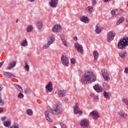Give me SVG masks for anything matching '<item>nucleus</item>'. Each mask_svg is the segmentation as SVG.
Masks as SVG:
<instances>
[{"label":"nucleus","instance_id":"nucleus-1","mask_svg":"<svg viewBox=\"0 0 128 128\" xmlns=\"http://www.w3.org/2000/svg\"><path fill=\"white\" fill-rule=\"evenodd\" d=\"M96 80V74L92 72H88L87 74H84L83 78H82V84H86L88 82H95Z\"/></svg>","mask_w":128,"mask_h":128},{"label":"nucleus","instance_id":"nucleus-2","mask_svg":"<svg viewBox=\"0 0 128 128\" xmlns=\"http://www.w3.org/2000/svg\"><path fill=\"white\" fill-rule=\"evenodd\" d=\"M128 46V38L124 37L120 39L118 42V48L120 50H126V47Z\"/></svg>","mask_w":128,"mask_h":128},{"label":"nucleus","instance_id":"nucleus-3","mask_svg":"<svg viewBox=\"0 0 128 128\" xmlns=\"http://www.w3.org/2000/svg\"><path fill=\"white\" fill-rule=\"evenodd\" d=\"M62 106L61 104H56L52 109H51V113L54 114H58L62 112Z\"/></svg>","mask_w":128,"mask_h":128},{"label":"nucleus","instance_id":"nucleus-4","mask_svg":"<svg viewBox=\"0 0 128 128\" xmlns=\"http://www.w3.org/2000/svg\"><path fill=\"white\" fill-rule=\"evenodd\" d=\"M80 126L83 128H88V126H90V121L87 118L82 119L80 122Z\"/></svg>","mask_w":128,"mask_h":128},{"label":"nucleus","instance_id":"nucleus-5","mask_svg":"<svg viewBox=\"0 0 128 128\" xmlns=\"http://www.w3.org/2000/svg\"><path fill=\"white\" fill-rule=\"evenodd\" d=\"M75 50H77L78 52H80V54H84V47L79 43L74 44Z\"/></svg>","mask_w":128,"mask_h":128},{"label":"nucleus","instance_id":"nucleus-6","mask_svg":"<svg viewBox=\"0 0 128 128\" xmlns=\"http://www.w3.org/2000/svg\"><path fill=\"white\" fill-rule=\"evenodd\" d=\"M114 36H116V33L112 31L110 32L107 35V42H110L112 40H114Z\"/></svg>","mask_w":128,"mask_h":128},{"label":"nucleus","instance_id":"nucleus-7","mask_svg":"<svg viewBox=\"0 0 128 128\" xmlns=\"http://www.w3.org/2000/svg\"><path fill=\"white\" fill-rule=\"evenodd\" d=\"M61 62L64 66H68V58L64 55H62L61 56Z\"/></svg>","mask_w":128,"mask_h":128},{"label":"nucleus","instance_id":"nucleus-8","mask_svg":"<svg viewBox=\"0 0 128 128\" xmlns=\"http://www.w3.org/2000/svg\"><path fill=\"white\" fill-rule=\"evenodd\" d=\"M90 116L94 120H96L100 118V113L96 111H92L90 113Z\"/></svg>","mask_w":128,"mask_h":128},{"label":"nucleus","instance_id":"nucleus-9","mask_svg":"<svg viewBox=\"0 0 128 128\" xmlns=\"http://www.w3.org/2000/svg\"><path fill=\"white\" fill-rule=\"evenodd\" d=\"M101 72L105 82H108L110 80V76L108 72L104 69L102 70Z\"/></svg>","mask_w":128,"mask_h":128},{"label":"nucleus","instance_id":"nucleus-10","mask_svg":"<svg viewBox=\"0 0 128 128\" xmlns=\"http://www.w3.org/2000/svg\"><path fill=\"white\" fill-rule=\"evenodd\" d=\"M45 88L46 89V92H52V82H50L46 86Z\"/></svg>","mask_w":128,"mask_h":128},{"label":"nucleus","instance_id":"nucleus-11","mask_svg":"<svg viewBox=\"0 0 128 128\" xmlns=\"http://www.w3.org/2000/svg\"><path fill=\"white\" fill-rule=\"evenodd\" d=\"M16 64L17 62L16 60H13L10 62L8 66L6 68V70H12V68L16 66Z\"/></svg>","mask_w":128,"mask_h":128},{"label":"nucleus","instance_id":"nucleus-12","mask_svg":"<svg viewBox=\"0 0 128 128\" xmlns=\"http://www.w3.org/2000/svg\"><path fill=\"white\" fill-rule=\"evenodd\" d=\"M62 30V28L60 25L56 24L52 28V32H60Z\"/></svg>","mask_w":128,"mask_h":128},{"label":"nucleus","instance_id":"nucleus-13","mask_svg":"<svg viewBox=\"0 0 128 128\" xmlns=\"http://www.w3.org/2000/svg\"><path fill=\"white\" fill-rule=\"evenodd\" d=\"M74 112L75 114H82V111L80 110L78 104H76V106H74Z\"/></svg>","mask_w":128,"mask_h":128},{"label":"nucleus","instance_id":"nucleus-14","mask_svg":"<svg viewBox=\"0 0 128 128\" xmlns=\"http://www.w3.org/2000/svg\"><path fill=\"white\" fill-rule=\"evenodd\" d=\"M58 0H50L49 4L51 8H56L58 6Z\"/></svg>","mask_w":128,"mask_h":128},{"label":"nucleus","instance_id":"nucleus-15","mask_svg":"<svg viewBox=\"0 0 128 128\" xmlns=\"http://www.w3.org/2000/svg\"><path fill=\"white\" fill-rule=\"evenodd\" d=\"M79 18L81 22H84V24H88L90 20H88V18L86 16H80Z\"/></svg>","mask_w":128,"mask_h":128},{"label":"nucleus","instance_id":"nucleus-16","mask_svg":"<svg viewBox=\"0 0 128 128\" xmlns=\"http://www.w3.org/2000/svg\"><path fill=\"white\" fill-rule=\"evenodd\" d=\"M66 95V92L65 90H58V98H63Z\"/></svg>","mask_w":128,"mask_h":128},{"label":"nucleus","instance_id":"nucleus-17","mask_svg":"<svg viewBox=\"0 0 128 128\" xmlns=\"http://www.w3.org/2000/svg\"><path fill=\"white\" fill-rule=\"evenodd\" d=\"M93 88L96 92H102V88L98 84H95Z\"/></svg>","mask_w":128,"mask_h":128},{"label":"nucleus","instance_id":"nucleus-18","mask_svg":"<svg viewBox=\"0 0 128 128\" xmlns=\"http://www.w3.org/2000/svg\"><path fill=\"white\" fill-rule=\"evenodd\" d=\"M48 44H54V40H56V39L54 38V36L51 35L48 38Z\"/></svg>","mask_w":128,"mask_h":128},{"label":"nucleus","instance_id":"nucleus-19","mask_svg":"<svg viewBox=\"0 0 128 128\" xmlns=\"http://www.w3.org/2000/svg\"><path fill=\"white\" fill-rule=\"evenodd\" d=\"M118 114L120 116L121 118H126L128 116V114H126L124 112L122 111H118Z\"/></svg>","mask_w":128,"mask_h":128},{"label":"nucleus","instance_id":"nucleus-20","mask_svg":"<svg viewBox=\"0 0 128 128\" xmlns=\"http://www.w3.org/2000/svg\"><path fill=\"white\" fill-rule=\"evenodd\" d=\"M4 76H6V78H14V75L10 72H4Z\"/></svg>","mask_w":128,"mask_h":128},{"label":"nucleus","instance_id":"nucleus-21","mask_svg":"<svg viewBox=\"0 0 128 128\" xmlns=\"http://www.w3.org/2000/svg\"><path fill=\"white\" fill-rule=\"evenodd\" d=\"M95 32L97 34H98L102 32V26L100 25V24H98L96 26Z\"/></svg>","mask_w":128,"mask_h":128},{"label":"nucleus","instance_id":"nucleus-22","mask_svg":"<svg viewBox=\"0 0 128 128\" xmlns=\"http://www.w3.org/2000/svg\"><path fill=\"white\" fill-rule=\"evenodd\" d=\"M119 56L121 58H122V60H124L126 58V50H124V51H121L119 53Z\"/></svg>","mask_w":128,"mask_h":128},{"label":"nucleus","instance_id":"nucleus-23","mask_svg":"<svg viewBox=\"0 0 128 128\" xmlns=\"http://www.w3.org/2000/svg\"><path fill=\"white\" fill-rule=\"evenodd\" d=\"M45 116L48 122H52V120L50 117V112L48 111L45 112Z\"/></svg>","mask_w":128,"mask_h":128},{"label":"nucleus","instance_id":"nucleus-24","mask_svg":"<svg viewBox=\"0 0 128 128\" xmlns=\"http://www.w3.org/2000/svg\"><path fill=\"white\" fill-rule=\"evenodd\" d=\"M103 94L104 98H105L106 100H110V96H112V94H110V92H106V91H104Z\"/></svg>","mask_w":128,"mask_h":128},{"label":"nucleus","instance_id":"nucleus-25","mask_svg":"<svg viewBox=\"0 0 128 128\" xmlns=\"http://www.w3.org/2000/svg\"><path fill=\"white\" fill-rule=\"evenodd\" d=\"M93 56H94V62H96L98 58V52L96 50L94 51Z\"/></svg>","mask_w":128,"mask_h":128},{"label":"nucleus","instance_id":"nucleus-26","mask_svg":"<svg viewBox=\"0 0 128 128\" xmlns=\"http://www.w3.org/2000/svg\"><path fill=\"white\" fill-rule=\"evenodd\" d=\"M36 26H37L38 30H42V22L38 21L36 22Z\"/></svg>","mask_w":128,"mask_h":128},{"label":"nucleus","instance_id":"nucleus-27","mask_svg":"<svg viewBox=\"0 0 128 128\" xmlns=\"http://www.w3.org/2000/svg\"><path fill=\"white\" fill-rule=\"evenodd\" d=\"M12 122L10 120H6L4 122V124L6 128H8V126H10Z\"/></svg>","mask_w":128,"mask_h":128},{"label":"nucleus","instance_id":"nucleus-28","mask_svg":"<svg viewBox=\"0 0 128 128\" xmlns=\"http://www.w3.org/2000/svg\"><path fill=\"white\" fill-rule=\"evenodd\" d=\"M124 17L122 16L118 20V21L116 22V24L118 25L120 24H122V22H124Z\"/></svg>","mask_w":128,"mask_h":128},{"label":"nucleus","instance_id":"nucleus-29","mask_svg":"<svg viewBox=\"0 0 128 128\" xmlns=\"http://www.w3.org/2000/svg\"><path fill=\"white\" fill-rule=\"evenodd\" d=\"M24 68L25 70H26V72L30 71V66L28 64V63H26V62H24Z\"/></svg>","mask_w":128,"mask_h":128},{"label":"nucleus","instance_id":"nucleus-30","mask_svg":"<svg viewBox=\"0 0 128 128\" xmlns=\"http://www.w3.org/2000/svg\"><path fill=\"white\" fill-rule=\"evenodd\" d=\"M34 28H32V26L31 25H30L28 27L26 28V32H32V31Z\"/></svg>","mask_w":128,"mask_h":128},{"label":"nucleus","instance_id":"nucleus-31","mask_svg":"<svg viewBox=\"0 0 128 128\" xmlns=\"http://www.w3.org/2000/svg\"><path fill=\"white\" fill-rule=\"evenodd\" d=\"M20 46H28V41H26V40H24L22 42L20 43Z\"/></svg>","mask_w":128,"mask_h":128},{"label":"nucleus","instance_id":"nucleus-32","mask_svg":"<svg viewBox=\"0 0 128 128\" xmlns=\"http://www.w3.org/2000/svg\"><path fill=\"white\" fill-rule=\"evenodd\" d=\"M15 87L20 92H22V86H20L16 84Z\"/></svg>","mask_w":128,"mask_h":128},{"label":"nucleus","instance_id":"nucleus-33","mask_svg":"<svg viewBox=\"0 0 128 128\" xmlns=\"http://www.w3.org/2000/svg\"><path fill=\"white\" fill-rule=\"evenodd\" d=\"M8 128H20V124L18 123H14L12 126Z\"/></svg>","mask_w":128,"mask_h":128},{"label":"nucleus","instance_id":"nucleus-34","mask_svg":"<svg viewBox=\"0 0 128 128\" xmlns=\"http://www.w3.org/2000/svg\"><path fill=\"white\" fill-rule=\"evenodd\" d=\"M86 10L89 12H94V8L92 6H89L86 8Z\"/></svg>","mask_w":128,"mask_h":128},{"label":"nucleus","instance_id":"nucleus-35","mask_svg":"<svg viewBox=\"0 0 128 128\" xmlns=\"http://www.w3.org/2000/svg\"><path fill=\"white\" fill-rule=\"evenodd\" d=\"M118 10H114L112 11H111V14L113 18L114 16H116V14Z\"/></svg>","mask_w":128,"mask_h":128},{"label":"nucleus","instance_id":"nucleus-36","mask_svg":"<svg viewBox=\"0 0 128 128\" xmlns=\"http://www.w3.org/2000/svg\"><path fill=\"white\" fill-rule=\"evenodd\" d=\"M50 44L47 42V44L43 46V50H48L50 48Z\"/></svg>","mask_w":128,"mask_h":128},{"label":"nucleus","instance_id":"nucleus-37","mask_svg":"<svg viewBox=\"0 0 128 128\" xmlns=\"http://www.w3.org/2000/svg\"><path fill=\"white\" fill-rule=\"evenodd\" d=\"M26 114L28 116H32V110L31 109H28L26 110Z\"/></svg>","mask_w":128,"mask_h":128},{"label":"nucleus","instance_id":"nucleus-38","mask_svg":"<svg viewBox=\"0 0 128 128\" xmlns=\"http://www.w3.org/2000/svg\"><path fill=\"white\" fill-rule=\"evenodd\" d=\"M61 40H62V42L63 44L65 46H68V43H66V39H64V38H61Z\"/></svg>","mask_w":128,"mask_h":128},{"label":"nucleus","instance_id":"nucleus-39","mask_svg":"<svg viewBox=\"0 0 128 128\" xmlns=\"http://www.w3.org/2000/svg\"><path fill=\"white\" fill-rule=\"evenodd\" d=\"M24 94H22V92H20L18 96V98H24Z\"/></svg>","mask_w":128,"mask_h":128},{"label":"nucleus","instance_id":"nucleus-40","mask_svg":"<svg viewBox=\"0 0 128 128\" xmlns=\"http://www.w3.org/2000/svg\"><path fill=\"white\" fill-rule=\"evenodd\" d=\"M123 102H124V104H126V106H128V100L124 98V99H123Z\"/></svg>","mask_w":128,"mask_h":128},{"label":"nucleus","instance_id":"nucleus-41","mask_svg":"<svg viewBox=\"0 0 128 128\" xmlns=\"http://www.w3.org/2000/svg\"><path fill=\"white\" fill-rule=\"evenodd\" d=\"M24 92L26 94H30V88H26L24 90Z\"/></svg>","mask_w":128,"mask_h":128},{"label":"nucleus","instance_id":"nucleus-42","mask_svg":"<svg viewBox=\"0 0 128 128\" xmlns=\"http://www.w3.org/2000/svg\"><path fill=\"white\" fill-rule=\"evenodd\" d=\"M60 126L62 128H68V127H66V124L64 123H60Z\"/></svg>","mask_w":128,"mask_h":128},{"label":"nucleus","instance_id":"nucleus-43","mask_svg":"<svg viewBox=\"0 0 128 128\" xmlns=\"http://www.w3.org/2000/svg\"><path fill=\"white\" fill-rule=\"evenodd\" d=\"M93 98L94 102H97V100H98V96H95Z\"/></svg>","mask_w":128,"mask_h":128},{"label":"nucleus","instance_id":"nucleus-44","mask_svg":"<svg viewBox=\"0 0 128 128\" xmlns=\"http://www.w3.org/2000/svg\"><path fill=\"white\" fill-rule=\"evenodd\" d=\"M70 62L71 64H76V59L74 58H72L70 60Z\"/></svg>","mask_w":128,"mask_h":128},{"label":"nucleus","instance_id":"nucleus-45","mask_svg":"<svg viewBox=\"0 0 128 128\" xmlns=\"http://www.w3.org/2000/svg\"><path fill=\"white\" fill-rule=\"evenodd\" d=\"M125 74H128V68H126L124 70Z\"/></svg>","mask_w":128,"mask_h":128},{"label":"nucleus","instance_id":"nucleus-46","mask_svg":"<svg viewBox=\"0 0 128 128\" xmlns=\"http://www.w3.org/2000/svg\"><path fill=\"white\" fill-rule=\"evenodd\" d=\"M92 4L93 6H96V0L92 1Z\"/></svg>","mask_w":128,"mask_h":128},{"label":"nucleus","instance_id":"nucleus-47","mask_svg":"<svg viewBox=\"0 0 128 128\" xmlns=\"http://www.w3.org/2000/svg\"><path fill=\"white\" fill-rule=\"evenodd\" d=\"M104 86H108V88H110V86L108 85V83L106 82H104Z\"/></svg>","mask_w":128,"mask_h":128},{"label":"nucleus","instance_id":"nucleus-48","mask_svg":"<svg viewBox=\"0 0 128 128\" xmlns=\"http://www.w3.org/2000/svg\"><path fill=\"white\" fill-rule=\"evenodd\" d=\"M64 102H68V98L66 97H64Z\"/></svg>","mask_w":128,"mask_h":128},{"label":"nucleus","instance_id":"nucleus-49","mask_svg":"<svg viewBox=\"0 0 128 128\" xmlns=\"http://www.w3.org/2000/svg\"><path fill=\"white\" fill-rule=\"evenodd\" d=\"M94 96V93H90V96L91 97V98H94V96Z\"/></svg>","mask_w":128,"mask_h":128},{"label":"nucleus","instance_id":"nucleus-50","mask_svg":"<svg viewBox=\"0 0 128 128\" xmlns=\"http://www.w3.org/2000/svg\"><path fill=\"white\" fill-rule=\"evenodd\" d=\"M6 120V116H4V117H2V121Z\"/></svg>","mask_w":128,"mask_h":128},{"label":"nucleus","instance_id":"nucleus-51","mask_svg":"<svg viewBox=\"0 0 128 128\" xmlns=\"http://www.w3.org/2000/svg\"><path fill=\"white\" fill-rule=\"evenodd\" d=\"M4 64V61H2L0 63V68H2V66Z\"/></svg>","mask_w":128,"mask_h":128},{"label":"nucleus","instance_id":"nucleus-52","mask_svg":"<svg viewBox=\"0 0 128 128\" xmlns=\"http://www.w3.org/2000/svg\"><path fill=\"white\" fill-rule=\"evenodd\" d=\"M74 40H76H76H78V37L76 36H74Z\"/></svg>","mask_w":128,"mask_h":128},{"label":"nucleus","instance_id":"nucleus-53","mask_svg":"<svg viewBox=\"0 0 128 128\" xmlns=\"http://www.w3.org/2000/svg\"><path fill=\"white\" fill-rule=\"evenodd\" d=\"M110 0H104V2H110Z\"/></svg>","mask_w":128,"mask_h":128},{"label":"nucleus","instance_id":"nucleus-54","mask_svg":"<svg viewBox=\"0 0 128 128\" xmlns=\"http://www.w3.org/2000/svg\"><path fill=\"white\" fill-rule=\"evenodd\" d=\"M118 16H120V13H116L115 16H116V18H118Z\"/></svg>","mask_w":128,"mask_h":128},{"label":"nucleus","instance_id":"nucleus-55","mask_svg":"<svg viewBox=\"0 0 128 128\" xmlns=\"http://www.w3.org/2000/svg\"><path fill=\"white\" fill-rule=\"evenodd\" d=\"M4 112V109L2 108H0V114Z\"/></svg>","mask_w":128,"mask_h":128},{"label":"nucleus","instance_id":"nucleus-56","mask_svg":"<svg viewBox=\"0 0 128 128\" xmlns=\"http://www.w3.org/2000/svg\"><path fill=\"white\" fill-rule=\"evenodd\" d=\"M29 2H35L36 0H28Z\"/></svg>","mask_w":128,"mask_h":128},{"label":"nucleus","instance_id":"nucleus-57","mask_svg":"<svg viewBox=\"0 0 128 128\" xmlns=\"http://www.w3.org/2000/svg\"><path fill=\"white\" fill-rule=\"evenodd\" d=\"M2 98H0V104H2Z\"/></svg>","mask_w":128,"mask_h":128},{"label":"nucleus","instance_id":"nucleus-58","mask_svg":"<svg viewBox=\"0 0 128 128\" xmlns=\"http://www.w3.org/2000/svg\"><path fill=\"white\" fill-rule=\"evenodd\" d=\"M2 90V86H0V90Z\"/></svg>","mask_w":128,"mask_h":128},{"label":"nucleus","instance_id":"nucleus-59","mask_svg":"<svg viewBox=\"0 0 128 128\" xmlns=\"http://www.w3.org/2000/svg\"><path fill=\"white\" fill-rule=\"evenodd\" d=\"M16 23L18 22V20H16Z\"/></svg>","mask_w":128,"mask_h":128},{"label":"nucleus","instance_id":"nucleus-60","mask_svg":"<svg viewBox=\"0 0 128 128\" xmlns=\"http://www.w3.org/2000/svg\"><path fill=\"white\" fill-rule=\"evenodd\" d=\"M126 28H128V24H126Z\"/></svg>","mask_w":128,"mask_h":128},{"label":"nucleus","instance_id":"nucleus-61","mask_svg":"<svg viewBox=\"0 0 128 128\" xmlns=\"http://www.w3.org/2000/svg\"><path fill=\"white\" fill-rule=\"evenodd\" d=\"M126 22H128V20H126Z\"/></svg>","mask_w":128,"mask_h":128},{"label":"nucleus","instance_id":"nucleus-62","mask_svg":"<svg viewBox=\"0 0 128 128\" xmlns=\"http://www.w3.org/2000/svg\"><path fill=\"white\" fill-rule=\"evenodd\" d=\"M0 40H1V39L0 38Z\"/></svg>","mask_w":128,"mask_h":128}]
</instances>
